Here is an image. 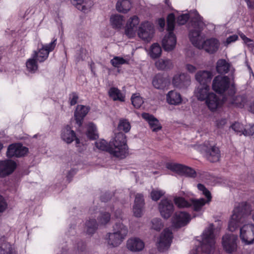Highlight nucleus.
<instances>
[{
    "mask_svg": "<svg viewBox=\"0 0 254 254\" xmlns=\"http://www.w3.org/2000/svg\"><path fill=\"white\" fill-rule=\"evenodd\" d=\"M226 123V121L225 119H221L220 120H218L216 122V126L218 127H221L224 125H225Z\"/></svg>",
    "mask_w": 254,
    "mask_h": 254,
    "instance_id": "nucleus-61",
    "label": "nucleus"
},
{
    "mask_svg": "<svg viewBox=\"0 0 254 254\" xmlns=\"http://www.w3.org/2000/svg\"><path fill=\"white\" fill-rule=\"evenodd\" d=\"M158 23H159V25L160 26V27L161 28H163L165 26V22L164 19H159L158 20Z\"/></svg>",
    "mask_w": 254,
    "mask_h": 254,
    "instance_id": "nucleus-64",
    "label": "nucleus"
},
{
    "mask_svg": "<svg viewBox=\"0 0 254 254\" xmlns=\"http://www.w3.org/2000/svg\"><path fill=\"white\" fill-rule=\"evenodd\" d=\"M7 207V204L4 198L0 195V212L4 211Z\"/></svg>",
    "mask_w": 254,
    "mask_h": 254,
    "instance_id": "nucleus-56",
    "label": "nucleus"
},
{
    "mask_svg": "<svg viewBox=\"0 0 254 254\" xmlns=\"http://www.w3.org/2000/svg\"><path fill=\"white\" fill-rule=\"evenodd\" d=\"M212 76V74L210 71L203 70L198 71L195 75V78L200 85L207 84L210 81Z\"/></svg>",
    "mask_w": 254,
    "mask_h": 254,
    "instance_id": "nucleus-30",
    "label": "nucleus"
},
{
    "mask_svg": "<svg viewBox=\"0 0 254 254\" xmlns=\"http://www.w3.org/2000/svg\"><path fill=\"white\" fill-rule=\"evenodd\" d=\"M165 191L159 189H153L150 193V196L152 200L157 201L161 196L164 195Z\"/></svg>",
    "mask_w": 254,
    "mask_h": 254,
    "instance_id": "nucleus-47",
    "label": "nucleus"
},
{
    "mask_svg": "<svg viewBox=\"0 0 254 254\" xmlns=\"http://www.w3.org/2000/svg\"><path fill=\"white\" fill-rule=\"evenodd\" d=\"M78 97L75 93H72L69 95L70 104L72 106L76 104L77 102Z\"/></svg>",
    "mask_w": 254,
    "mask_h": 254,
    "instance_id": "nucleus-57",
    "label": "nucleus"
},
{
    "mask_svg": "<svg viewBox=\"0 0 254 254\" xmlns=\"http://www.w3.org/2000/svg\"><path fill=\"white\" fill-rule=\"evenodd\" d=\"M189 18V15L188 14H183L178 16L177 18V23L180 25L185 24Z\"/></svg>",
    "mask_w": 254,
    "mask_h": 254,
    "instance_id": "nucleus-54",
    "label": "nucleus"
},
{
    "mask_svg": "<svg viewBox=\"0 0 254 254\" xmlns=\"http://www.w3.org/2000/svg\"><path fill=\"white\" fill-rule=\"evenodd\" d=\"M231 127L236 133H239L240 135L243 134L245 128L241 124L235 123L232 125Z\"/></svg>",
    "mask_w": 254,
    "mask_h": 254,
    "instance_id": "nucleus-50",
    "label": "nucleus"
},
{
    "mask_svg": "<svg viewBox=\"0 0 254 254\" xmlns=\"http://www.w3.org/2000/svg\"><path fill=\"white\" fill-rule=\"evenodd\" d=\"M230 66V64L225 60L220 59L217 62L216 69L219 73H227L229 69Z\"/></svg>",
    "mask_w": 254,
    "mask_h": 254,
    "instance_id": "nucleus-37",
    "label": "nucleus"
},
{
    "mask_svg": "<svg viewBox=\"0 0 254 254\" xmlns=\"http://www.w3.org/2000/svg\"><path fill=\"white\" fill-rule=\"evenodd\" d=\"M190 83V77L185 73L176 74L173 79V84L175 87L179 89L187 88Z\"/></svg>",
    "mask_w": 254,
    "mask_h": 254,
    "instance_id": "nucleus-18",
    "label": "nucleus"
},
{
    "mask_svg": "<svg viewBox=\"0 0 254 254\" xmlns=\"http://www.w3.org/2000/svg\"><path fill=\"white\" fill-rule=\"evenodd\" d=\"M237 100L239 101H241L243 102V103H240V104H238V103H236V104L237 105V106L239 107H242L244 106V99H243V98L242 97H237Z\"/></svg>",
    "mask_w": 254,
    "mask_h": 254,
    "instance_id": "nucleus-62",
    "label": "nucleus"
},
{
    "mask_svg": "<svg viewBox=\"0 0 254 254\" xmlns=\"http://www.w3.org/2000/svg\"><path fill=\"white\" fill-rule=\"evenodd\" d=\"M238 38V36L237 35H233L227 38L226 43L227 45L229 44L232 42H235L236 40H237Z\"/></svg>",
    "mask_w": 254,
    "mask_h": 254,
    "instance_id": "nucleus-59",
    "label": "nucleus"
},
{
    "mask_svg": "<svg viewBox=\"0 0 254 254\" xmlns=\"http://www.w3.org/2000/svg\"><path fill=\"white\" fill-rule=\"evenodd\" d=\"M128 233L127 228L122 223H116L113 232L107 235L106 241L110 248H115L121 244Z\"/></svg>",
    "mask_w": 254,
    "mask_h": 254,
    "instance_id": "nucleus-5",
    "label": "nucleus"
},
{
    "mask_svg": "<svg viewBox=\"0 0 254 254\" xmlns=\"http://www.w3.org/2000/svg\"><path fill=\"white\" fill-rule=\"evenodd\" d=\"M249 7L254 8V0H245Z\"/></svg>",
    "mask_w": 254,
    "mask_h": 254,
    "instance_id": "nucleus-63",
    "label": "nucleus"
},
{
    "mask_svg": "<svg viewBox=\"0 0 254 254\" xmlns=\"http://www.w3.org/2000/svg\"><path fill=\"white\" fill-rule=\"evenodd\" d=\"M152 228L159 231L163 227V224L162 221L159 218H154L151 221Z\"/></svg>",
    "mask_w": 254,
    "mask_h": 254,
    "instance_id": "nucleus-49",
    "label": "nucleus"
},
{
    "mask_svg": "<svg viewBox=\"0 0 254 254\" xmlns=\"http://www.w3.org/2000/svg\"><path fill=\"white\" fill-rule=\"evenodd\" d=\"M152 85L156 89H163L168 85V81L162 75L157 74L153 79Z\"/></svg>",
    "mask_w": 254,
    "mask_h": 254,
    "instance_id": "nucleus-32",
    "label": "nucleus"
},
{
    "mask_svg": "<svg viewBox=\"0 0 254 254\" xmlns=\"http://www.w3.org/2000/svg\"><path fill=\"white\" fill-rule=\"evenodd\" d=\"M156 67L158 70H167L173 67L172 61L168 59H160L157 60L155 64Z\"/></svg>",
    "mask_w": 254,
    "mask_h": 254,
    "instance_id": "nucleus-31",
    "label": "nucleus"
},
{
    "mask_svg": "<svg viewBox=\"0 0 254 254\" xmlns=\"http://www.w3.org/2000/svg\"><path fill=\"white\" fill-rule=\"evenodd\" d=\"M206 156L207 159L212 162H216L219 160L220 157V150L219 148L214 145L206 144Z\"/></svg>",
    "mask_w": 254,
    "mask_h": 254,
    "instance_id": "nucleus-22",
    "label": "nucleus"
},
{
    "mask_svg": "<svg viewBox=\"0 0 254 254\" xmlns=\"http://www.w3.org/2000/svg\"><path fill=\"white\" fill-rule=\"evenodd\" d=\"M240 238L245 245L254 243V225L247 224L243 225L240 229Z\"/></svg>",
    "mask_w": 254,
    "mask_h": 254,
    "instance_id": "nucleus-9",
    "label": "nucleus"
},
{
    "mask_svg": "<svg viewBox=\"0 0 254 254\" xmlns=\"http://www.w3.org/2000/svg\"><path fill=\"white\" fill-rule=\"evenodd\" d=\"M162 53L161 48L157 43H154L151 46L148 54L152 59L159 57Z\"/></svg>",
    "mask_w": 254,
    "mask_h": 254,
    "instance_id": "nucleus-38",
    "label": "nucleus"
},
{
    "mask_svg": "<svg viewBox=\"0 0 254 254\" xmlns=\"http://www.w3.org/2000/svg\"><path fill=\"white\" fill-rule=\"evenodd\" d=\"M229 86V78L226 76L218 75L213 80L212 89L216 92L223 93Z\"/></svg>",
    "mask_w": 254,
    "mask_h": 254,
    "instance_id": "nucleus-12",
    "label": "nucleus"
},
{
    "mask_svg": "<svg viewBox=\"0 0 254 254\" xmlns=\"http://www.w3.org/2000/svg\"><path fill=\"white\" fill-rule=\"evenodd\" d=\"M127 248L132 252H140L144 248L143 241L137 237H131L129 238L126 244Z\"/></svg>",
    "mask_w": 254,
    "mask_h": 254,
    "instance_id": "nucleus-19",
    "label": "nucleus"
},
{
    "mask_svg": "<svg viewBox=\"0 0 254 254\" xmlns=\"http://www.w3.org/2000/svg\"><path fill=\"white\" fill-rule=\"evenodd\" d=\"M214 225L213 224H209L203 231L200 241V248L196 250H192L191 254H199L200 251L210 254L212 252L215 248V237L213 232Z\"/></svg>",
    "mask_w": 254,
    "mask_h": 254,
    "instance_id": "nucleus-3",
    "label": "nucleus"
},
{
    "mask_svg": "<svg viewBox=\"0 0 254 254\" xmlns=\"http://www.w3.org/2000/svg\"><path fill=\"white\" fill-rule=\"evenodd\" d=\"M127 142L126 135L122 132H119L115 134L109 145L106 140L101 139L95 142V146L99 150L107 151L114 156L123 159L128 154Z\"/></svg>",
    "mask_w": 254,
    "mask_h": 254,
    "instance_id": "nucleus-1",
    "label": "nucleus"
},
{
    "mask_svg": "<svg viewBox=\"0 0 254 254\" xmlns=\"http://www.w3.org/2000/svg\"><path fill=\"white\" fill-rule=\"evenodd\" d=\"M110 220V214L107 212L100 213L98 218V223L101 225L107 224Z\"/></svg>",
    "mask_w": 254,
    "mask_h": 254,
    "instance_id": "nucleus-48",
    "label": "nucleus"
},
{
    "mask_svg": "<svg viewBox=\"0 0 254 254\" xmlns=\"http://www.w3.org/2000/svg\"><path fill=\"white\" fill-rule=\"evenodd\" d=\"M86 135L91 139H95L98 137L96 127L92 123H89L87 125Z\"/></svg>",
    "mask_w": 254,
    "mask_h": 254,
    "instance_id": "nucleus-39",
    "label": "nucleus"
},
{
    "mask_svg": "<svg viewBox=\"0 0 254 254\" xmlns=\"http://www.w3.org/2000/svg\"><path fill=\"white\" fill-rule=\"evenodd\" d=\"M97 229V224L95 219H91L86 223V232L89 234H93Z\"/></svg>",
    "mask_w": 254,
    "mask_h": 254,
    "instance_id": "nucleus-43",
    "label": "nucleus"
},
{
    "mask_svg": "<svg viewBox=\"0 0 254 254\" xmlns=\"http://www.w3.org/2000/svg\"><path fill=\"white\" fill-rule=\"evenodd\" d=\"M141 116L148 123L153 131H157L161 129L162 127L159 121L153 115L148 113H144L142 114Z\"/></svg>",
    "mask_w": 254,
    "mask_h": 254,
    "instance_id": "nucleus-28",
    "label": "nucleus"
},
{
    "mask_svg": "<svg viewBox=\"0 0 254 254\" xmlns=\"http://www.w3.org/2000/svg\"><path fill=\"white\" fill-rule=\"evenodd\" d=\"M134 204L144 206V200L142 194L137 193L136 194L134 199Z\"/></svg>",
    "mask_w": 254,
    "mask_h": 254,
    "instance_id": "nucleus-53",
    "label": "nucleus"
},
{
    "mask_svg": "<svg viewBox=\"0 0 254 254\" xmlns=\"http://www.w3.org/2000/svg\"><path fill=\"white\" fill-rule=\"evenodd\" d=\"M175 15L173 13L169 14L167 17V30L168 34L162 40V44L164 49L166 51L173 50L176 45V38L173 33L175 26Z\"/></svg>",
    "mask_w": 254,
    "mask_h": 254,
    "instance_id": "nucleus-6",
    "label": "nucleus"
},
{
    "mask_svg": "<svg viewBox=\"0 0 254 254\" xmlns=\"http://www.w3.org/2000/svg\"><path fill=\"white\" fill-rule=\"evenodd\" d=\"M208 108L212 112L216 111L223 105V102L221 98L214 93H211L205 100Z\"/></svg>",
    "mask_w": 254,
    "mask_h": 254,
    "instance_id": "nucleus-17",
    "label": "nucleus"
},
{
    "mask_svg": "<svg viewBox=\"0 0 254 254\" xmlns=\"http://www.w3.org/2000/svg\"><path fill=\"white\" fill-rule=\"evenodd\" d=\"M111 63L115 67H119L121 65L127 64L128 61L121 57H115L111 60Z\"/></svg>",
    "mask_w": 254,
    "mask_h": 254,
    "instance_id": "nucleus-46",
    "label": "nucleus"
},
{
    "mask_svg": "<svg viewBox=\"0 0 254 254\" xmlns=\"http://www.w3.org/2000/svg\"><path fill=\"white\" fill-rule=\"evenodd\" d=\"M37 60L32 56V58L28 59L26 62V67L28 71L34 72L38 69Z\"/></svg>",
    "mask_w": 254,
    "mask_h": 254,
    "instance_id": "nucleus-45",
    "label": "nucleus"
},
{
    "mask_svg": "<svg viewBox=\"0 0 254 254\" xmlns=\"http://www.w3.org/2000/svg\"><path fill=\"white\" fill-rule=\"evenodd\" d=\"M194 16L191 20L189 37L191 43L199 49L202 47V41L204 39V36L201 33L204 24L197 12H194Z\"/></svg>",
    "mask_w": 254,
    "mask_h": 254,
    "instance_id": "nucleus-4",
    "label": "nucleus"
},
{
    "mask_svg": "<svg viewBox=\"0 0 254 254\" xmlns=\"http://www.w3.org/2000/svg\"><path fill=\"white\" fill-rule=\"evenodd\" d=\"M219 43L218 41L215 38H211L205 41H202V47L199 49H203L207 52L213 53L217 51L219 48Z\"/></svg>",
    "mask_w": 254,
    "mask_h": 254,
    "instance_id": "nucleus-26",
    "label": "nucleus"
},
{
    "mask_svg": "<svg viewBox=\"0 0 254 254\" xmlns=\"http://www.w3.org/2000/svg\"><path fill=\"white\" fill-rule=\"evenodd\" d=\"M252 211L251 205L246 202L239 203L233 210L229 222L228 229L233 232L245 221V216L250 214Z\"/></svg>",
    "mask_w": 254,
    "mask_h": 254,
    "instance_id": "nucleus-2",
    "label": "nucleus"
},
{
    "mask_svg": "<svg viewBox=\"0 0 254 254\" xmlns=\"http://www.w3.org/2000/svg\"><path fill=\"white\" fill-rule=\"evenodd\" d=\"M153 34V26L150 22H142L138 27L137 35L140 38L145 41L149 42L152 38Z\"/></svg>",
    "mask_w": 254,
    "mask_h": 254,
    "instance_id": "nucleus-11",
    "label": "nucleus"
},
{
    "mask_svg": "<svg viewBox=\"0 0 254 254\" xmlns=\"http://www.w3.org/2000/svg\"><path fill=\"white\" fill-rule=\"evenodd\" d=\"M28 152V148L20 144H13L9 146L7 155L8 157H21L25 155Z\"/></svg>",
    "mask_w": 254,
    "mask_h": 254,
    "instance_id": "nucleus-20",
    "label": "nucleus"
},
{
    "mask_svg": "<svg viewBox=\"0 0 254 254\" xmlns=\"http://www.w3.org/2000/svg\"><path fill=\"white\" fill-rule=\"evenodd\" d=\"M16 168V163L10 160L0 161V177L12 173Z\"/></svg>",
    "mask_w": 254,
    "mask_h": 254,
    "instance_id": "nucleus-21",
    "label": "nucleus"
},
{
    "mask_svg": "<svg viewBox=\"0 0 254 254\" xmlns=\"http://www.w3.org/2000/svg\"><path fill=\"white\" fill-rule=\"evenodd\" d=\"M166 102L171 105L178 106L183 102V98L181 94L175 90L169 91L166 94Z\"/></svg>",
    "mask_w": 254,
    "mask_h": 254,
    "instance_id": "nucleus-24",
    "label": "nucleus"
},
{
    "mask_svg": "<svg viewBox=\"0 0 254 254\" xmlns=\"http://www.w3.org/2000/svg\"><path fill=\"white\" fill-rule=\"evenodd\" d=\"M158 209L163 218L168 219L174 211V206L171 200L163 199L159 203Z\"/></svg>",
    "mask_w": 254,
    "mask_h": 254,
    "instance_id": "nucleus-15",
    "label": "nucleus"
},
{
    "mask_svg": "<svg viewBox=\"0 0 254 254\" xmlns=\"http://www.w3.org/2000/svg\"><path fill=\"white\" fill-rule=\"evenodd\" d=\"M131 7V4L129 0H118L116 4L117 10L124 13H127Z\"/></svg>",
    "mask_w": 254,
    "mask_h": 254,
    "instance_id": "nucleus-34",
    "label": "nucleus"
},
{
    "mask_svg": "<svg viewBox=\"0 0 254 254\" xmlns=\"http://www.w3.org/2000/svg\"><path fill=\"white\" fill-rule=\"evenodd\" d=\"M139 23V18L134 15L130 17L127 20L125 26V34L129 38H132L135 36Z\"/></svg>",
    "mask_w": 254,
    "mask_h": 254,
    "instance_id": "nucleus-14",
    "label": "nucleus"
},
{
    "mask_svg": "<svg viewBox=\"0 0 254 254\" xmlns=\"http://www.w3.org/2000/svg\"><path fill=\"white\" fill-rule=\"evenodd\" d=\"M131 100L133 106L136 108H140L144 102L139 93L133 94L131 97Z\"/></svg>",
    "mask_w": 254,
    "mask_h": 254,
    "instance_id": "nucleus-44",
    "label": "nucleus"
},
{
    "mask_svg": "<svg viewBox=\"0 0 254 254\" xmlns=\"http://www.w3.org/2000/svg\"><path fill=\"white\" fill-rule=\"evenodd\" d=\"M254 134V124L244 128L243 135L245 136L253 135Z\"/></svg>",
    "mask_w": 254,
    "mask_h": 254,
    "instance_id": "nucleus-55",
    "label": "nucleus"
},
{
    "mask_svg": "<svg viewBox=\"0 0 254 254\" xmlns=\"http://www.w3.org/2000/svg\"><path fill=\"white\" fill-rule=\"evenodd\" d=\"M172 239L173 235L171 231L168 228L164 229L157 242V246L159 250L164 252L168 250L171 245Z\"/></svg>",
    "mask_w": 254,
    "mask_h": 254,
    "instance_id": "nucleus-10",
    "label": "nucleus"
},
{
    "mask_svg": "<svg viewBox=\"0 0 254 254\" xmlns=\"http://www.w3.org/2000/svg\"><path fill=\"white\" fill-rule=\"evenodd\" d=\"M108 95L114 101H119L121 102L125 101V95L116 87H111L110 88L108 91Z\"/></svg>",
    "mask_w": 254,
    "mask_h": 254,
    "instance_id": "nucleus-33",
    "label": "nucleus"
},
{
    "mask_svg": "<svg viewBox=\"0 0 254 254\" xmlns=\"http://www.w3.org/2000/svg\"><path fill=\"white\" fill-rule=\"evenodd\" d=\"M191 220L190 215L185 211L176 213L173 218V224L176 228H180L187 225Z\"/></svg>",
    "mask_w": 254,
    "mask_h": 254,
    "instance_id": "nucleus-16",
    "label": "nucleus"
},
{
    "mask_svg": "<svg viewBox=\"0 0 254 254\" xmlns=\"http://www.w3.org/2000/svg\"><path fill=\"white\" fill-rule=\"evenodd\" d=\"M186 67L187 70L190 73H193L196 70V68L191 64H188L186 65Z\"/></svg>",
    "mask_w": 254,
    "mask_h": 254,
    "instance_id": "nucleus-60",
    "label": "nucleus"
},
{
    "mask_svg": "<svg viewBox=\"0 0 254 254\" xmlns=\"http://www.w3.org/2000/svg\"><path fill=\"white\" fill-rule=\"evenodd\" d=\"M57 44V39H54L49 44L44 45L41 44L39 45L37 51H34L32 55L34 58L37 60V61L41 63L46 60L49 56V53L55 49Z\"/></svg>",
    "mask_w": 254,
    "mask_h": 254,
    "instance_id": "nucleus-7",
    "label": "nucleus"
},
{
    "mask_svg": "<svg viewBox=\"0 0 254 254\" xmlns=\"http://www.w3.org/2000/svg\"><path fill=\"white\" fill-rule=\"evenodd\" d=\"M124 21V17L121 15H113L110 17L111 24L115 28H121L123 25Z\"/></svg>",
    "mask_w": 254,
    "mask_h": 254,
    "instance_id": "nucleus-36",
    "label": "nucleus"
},
{
    "mask_svg": "<svg viewBox=\"0 0 254 254\" xmlns=\"http://www.w3.org/2000/svg\"><path fill=\"white\" fill-rule=\"evenodd\" d=\"M11 245L7 242L0 241V254H12Z\"/></svg>",
    "mask_w": 254,
    "mask_h": 254,
    "instance_id": "nucleus-40",
    "label": "nucleus"
},
{
    "mask_svg": "<svg viewBox=\"0 0 254 254\" xmlns=\"http://www.w3.org/2000/svg\"><path fill=\"white\" fill-rule=\"evenodd\" d=\"M197 188L199 190L202 191L203 194L207 198V202H210L211 200V196L209 191H208L205 187L201 184H198L197 185Z\"/></svg>",
    "mask_w": 254,
    "mask_h": 254,
    "instance_id": "nucleus-52",
    "label": "nucleus"
},
{
    "mask_svg": "<svg viewBox=\"0 0 254 254\" xmlns=\"http://www.w3.org/2000/svg\"><path fill=\"white\" fill-rule=\"evenodd\" d=\"M222 246L227 254L236 253L238 249V237L234 234H225L222 238Z\"/></svg>",
    "mask_w": 254,
    "mask_h": 254,
    "instance_id": "nucleus-8",
    "label": "nucleus"
},
{
    "mask_svg": "<svg viewBox=\"0 0 254 254\" xmlns=\"http://www.w3.org/2000/svg\"><path fill=\"white\" fill-rule=\"evenodd\" d=\"M61 137L67 143H70L74 140H75L76 144L79 143V139L76 138L75 132L68 126L62 129Z\"/></svg>",
    "mask_w": 254,
    "mask_h": 254,
    "instance_id": "nucleus-23",
    "label": "nucleus"
},
{
    "mask_svg": "<svg viewBox=\"0 0 254 254\" xmlns=\"http://www.w3.org/2000/svg\"><path fill=\"white\" fill-rule=\"evenodd\" d=\"M167 168L180 175L189 177L194 178L196 175L195 171L192 168L180 164L169 163L167 165Z\"/></svg>",
    "mask_w": 254,
    "mask_h": 254,
    "instance_id": "nucleus-13",
    "label": "nucleus"
},
{
    "mask_svg": "<svg viewBox=\"0 0 254 254\" xmlns=\"http://www.w3.org/2000/svg\"><path fill=\"white\" fill-rule=\"evenodd\" d=\"M71 2L84 12L89 11L94 5V0H71Z\"/></svg>",
    "mask_w": 254,
    "mask_h": 254,
    "instance_id": "nucleus-29",
    "label": "nucleus"
},
{
    "mask_svg": "<svg viewBox=\"0 0 254 254\" xmlns=\"http://www.w3.org/2000/svg\"><path fill=\"white\" fill-rule=\"evenodd\" d=\"M142 205H139L134 204L133 206V212L134 215L136 217H140L143 214V208Z\"/></svg>",
    "mask_w": 254,
    "mask_h": 254,
    "instance_id": "nucleus-51",
    "label": "nucleus"
},
{
    "mask_svg": "<svg viewBox=\"0 0 254 254\" xmlns=\"http://www.w3.org/2000/svg\"><path fill=\"white\" fill-rule=\"evenodd\" d=\"M209 202H207V199L205 200L204 198L190 199L191 207H192L193 210L195 211H201L202 207L205 204Z\"/></svg>",
    "mask_w": 254,
    "mask_h": 254,
    "instance_id": "nucleus-35",
    "label": "nucleus"
},
{
    "mask_svg": "<svg viewBox=\"0 0 254 254\" xmlns=\"http://www.w3.org/2000/svg\"><path fill=\"white\" fill-rule=\"evenodd\" d=\"M174 201L177 207L180 208H188L191 207L190 201H188L184 198L182 197H174Z\"/></svg>",
    "mask_w": 254,
    "mask_h": 254,
    "instance_id": "nucleus-41",
    "label": "nucleus"
},
{
    "mask_svg": "<svg viewBox=\"0 0 254 254\" xmlns=\"http://www.w3.org/2000/svg\"><path fill=\"white\" fill-rule=\"evenodd\" d=\"M239 35L241 39L244 41V43L248 45V46H250L252 45V40L247 37L243 33H241L239 34Z\"/></svg>",
    "mask_w": 254,
    "mask_h": 254,
    "instance_id": "nucleus-58",
    "label": "nucleus"
},
{
    "mask_svg": "<svg viewBox=\"0 0 254 254\" xmlns=\"http://www.w3.org/2000/svg\"><path fill=\"white\" fill-rule=\"evenodd\" d=\"M211 93L209 85L206 84L199 85L194 91L195 96L198 100L201 101L205 100Z\"/></svg>",
    "mask_w": 254,
    "mask_h": 254,
    "instance_id": "nucleus-25",
    "label": "nucleus"
},
{
    "mask_svg": "<svg viewBox=\"0 0 254 254\" xmlns=\"http://www.w3.org/2000/svg\"><path fill=\"white\" fill-rule=\"evenodd\" d=\"M89 110V108L88 107L81 105H79L77 106L74 112V116L76 124L79 126H81L82 125L83 120L88 113Z\"/></svg>",
    "mask_w": 254,
    "mask_h": 254,
    "instance_id": "nucleus-27",
    "label": "nucleus"
},
{
    "mask_svg": "<svg viewBox=\"0 0 254 254\" xmlns=\"http://www.w3.org/2000/svg\"><path fill=\"white\" fill-rule=\"evenodd\" d=\"M131 128L129 122L126 119H121L118 126V129L120 131H123L125 133L128 132Z\"/></svg>",
    "mask_w": 254,
    "mask_h": 254,
    "instance_id": "nucleus-42",
    "label": "nucleus"
}]
</instances>
